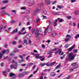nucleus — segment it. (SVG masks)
<instances>
[{
    "label": "nucleus",
    "instance_id": "57",
    "mask_svg": "<svg viewBox=\"0 0 79 79\" xmlns=\"http://www.w3.org/2000/svg\"><path fill=\"white\" fill-rule=\"evenodd\" d=\"M33 52L34 53H38V52H37V51L35 50H34Z\"/></svg>",
    "mask_w": 79,
    "mask_h": 79
},
{
    "label": "nucleus",
    "instance_id": "27",
    "mask_svg": "<svg viewBox=\"0 0 79 79\" xmlns=\"http://www.w3.org/2000/svg\"><path fill=\"white\" fill-rule=\"evenodd\" d=\"M55 63L54 62H52L50 64V66H53L54 64Z\"/></svg>",
    "mask_w": 79,
    "mask_h": 79
},
{
    "label": "nucleus",
    "instance_id": "24",
    "mask_svg": "<svg viewBox=\"0 0 79 79\" xmlns=\"http://www.w3.org/2000/svg\"><path fill=\"white\" fill-rule=\"evenodd\" d=\"M40 19H37L35 21V22H36L37 23H38V22H39V21H40Z\"/></svg>",
    "mask_w": 79,
    "mask_h": 79
},
{
    "label": "nucleus",
    "instance_id": "47",
    "mask_svg": "<svg viewBox=\"0 0 79 79\" xmlns=\"http://www.w3.org/2000/svg\"><path fill=\"white\" fill-rule=\"evenodd\" d=\"M14 66L13 65H11L10 66V69H13V68H14Z\"/></svg>",
    "mask_w": 79,
    "mask_h": 79
},
{
    "label": "nucleus",
    "instance_id": "8",
    "mask_svg": "<svg viewBox=\"0 0 79 79\" xmlns=\"http://www.w3.org/2000/svg\"><path fill=\"white\" fill-rule=\"evenodd\" d=\"M74 47H75V44H73L72 46L68 49V51H69V52L71 51L72 49L74 48Z\"/></svg>",
    "mask_w": 79,
    "mask_h": 79
},
{
    "label": "nucleus",
    "instance_id": "42",
    "mask_svg": "<svg viewBox=\"0 0 79 79\" xmlns=\"http://www.w3.org/2000/svg\"><path fill=\"white\" fill-rule=\"evenodd\" d=\"M43 19H47V16H45L44 15H42Z\"/></svg>",
    "mask_w": 79,
    "mask_h": 79
},
{
    "label": "nucleus",
    "instance_id": "3",
    "mask_svg": "<svg viewBox=\"0 0 79 79\" xmlns=\"http://www.w3.org/2000/svg\"><path fill=\"white\" fill-rule=\"evenodd\" d=\"M46 31H47L48 32H49V33H50L52 32V27H51L48 26V27L46 29Z\"/></svg>",
    "mask_w": 79,
    "mask_h": 79
},
{
    "label": "nucleus",
    "instance_id": "23",
    "mask_svg": "<svg viewBox=\"0 0 79 79\" xmlns=\"http://www.w3.org/2000/svg\"><path fill=\"white\" fill-rule=\"evenodd\" d=\"M19 52V50L17 49V48H15V51L14 52L15 53H18Z\"/></svg>",
    "mask_w": 79,
    "mask_h": 79
},
{
    "label": "nucleus",
    "instance_id": "20",
    "mask_svg": "<svg viewBox=\"0 0 79 79\" xmlns=\"http://www.w3.org/2000/svg\"><path fill=\"white\" fill-rule=\"evenodd\" d=\"M23 76H24V74H23V73H21L19 75H18V76H19V77H23Z\"/></svg>",
    "mask_w": 79,
    "mask_h": 79
},
{
    "label": "nucleus",
    "instance_id": "41",
    "mask_svg": "<svg viewBox=\"0 0 79 79\" xmlns=\"http://www.w3.org/2000/svg\"><path fill=\"white\" fill-rule=\"evenodd\" d=\"M67 18L68 19H70L71 18V17L70 16H68L67 17Z\"/></svg>",
    "mask_w": 79,
    "mask_h": 79
},
{
    "label": "nucleus",
    "instance_id": "61",
    "mask_svg": "<svg viewBox=\"0 0 79 79\" xmlns=\"http://www.w3.org/2000/svg\"><path fill=\"white\" fill-rule=\"evenodd\" d=\"M56 3V1H55L52 3V5H54V4H55Z\"/></svg>",
    "mask_w": 79,
    "mask_h": 79
},
{
    "label": "nucleus",
    "instance_id": "5",
    "mask_svg": "<svg viewBox=\"0 0 79 79\" xmlns=\"http://www.w3.org/2000/svg\"><path fill=\"white\" fill-rule=\"evenodd\" d=\"M61 52H62V50H61V49H59L56 52H55V54H56V55L57 54L60 55V54Z\"/></svg>",
    "mask_w": 79,
    "mask_h": 79
},
{
    "label": "nucleus",
    "instance_id": "38",
    "mask_svg": "<svg viewBox=\"0 0 79 79\" xmlns=\"http://www.w3.org/2000/svg\"><path fill=\"white\" fill-rule=\"evenodd\" d=\"M26 44L27 45V40H25L24 41V43L23 44Z\"/></svg>",
    "mask_w": 79,
    "mask_h": 79
},
{
    "label": "nucleus",
    "instance_id": "55",
    "mask_svg": "<svg viewBox=\"0 0 79 79\" xmlns=\"http://www.w3.org/2000/svg\"><path fill=\"white\" fill-rule=\"evenodd\" d=\"M77 52V49H75L74 50L73 52L74 53H76Z\"/></svg>",
    "mask_w": 79,
    "mask_h": 79
},
{
    "label": "nucleus",
    "instance_id": "21",
    "mask_svg": "<svg viewBox=\"0 0 79 79\" xmlns=\"http://www.w3.org/2000/svg\"><path fill=\"white\" fill-rule=\"evenodd\" d=\"M60 66L61 64L58 65L56 66V69H59Z\"/></svg>",
    "mask_w": 79,
    "mask_h": 79
},
{
    "label": "nucleus",
    "instance_id": "37",
    "mask_svg": "<svg viewBox=\"0 0 79 79\" xmlns=\"http://www.w3.org/2000/svg\"><path fill=\"white\" fill-rule=\"evenodd\" d=\"M57 6L58 8H59V9H61V8H62V6H61L57 5Z\"/></svg>",
    "mask_w": 79,
    "mask_h": 79
},
{
    "label": "nucleus",
    "instance_id": "13",
    "mask_svg": "<svg viewBox=\"0 0 79 79\" xmlns=\"http://www.w3.org/2000/svg\"><path fill=\"white\" fill-rule=\"evenodd\" d=\"M53 26L55 27L57 26V19H56V21L54 22Z\"/></svg>",
    "mask_w": 79,
    "mask_h": 79
},
{
    "label": "nucleus",
    "instance_id": "43",
    "mask_svg": "<svg viewBox=\"0 0 79 79\" xmlns=\"http://www.w3.org/2000/svg\"><path fill=\"white\" fill-rule=\"evenodd\" d=\"M76 64V63H73L71 64V65L73 66H75Z\"/></svg>",
    "mask_w": 79,
    "mask_h": 79
},
{
    "label": "nucleus",
    "instance_id": "60",
    "mask_svg": "<svg viewBox=\"0 0 79 79\" xmlns=\"http://www.w3.org/2000/svg\"><path fill=\"white\" fill-rule=\"evenodd\" d=\"M42 47L43 48H45V45L43 44L42 45Z\"/></svg>",
    "mask_w": 79,
    "mask_h": 79
},
{
    "label": "nucleus",
    "instance_id": "59",
    "mask_svg": "<svg viewBox=\"0 0 79 79\" xmlns=\"http://www.w3.org/2000/svg\"><path fill=\"white\" fill-rule=\"evenodd\" d=\"M19 58H21V59H23V56L21 55H20L19 56Z\"/></svg>",
    "mask_w": 79,
    "mask_h": 79
},
{
    "label": "nucleus",
    "instance_id": "2",
    "mask_svg": "<svg viewBox=\"0 0 79 79\" xmlns=\"http://www.w3.org/2000/svg\"><path fill=\"white\" fill-rule=\"evenodd\" d=\"M10 77H11V79H15L16 78V75L14 73H9Z\"/></svg>",
    "mask_w": 79,
    "mask_h": 79
},
{
    "label": "nucleus",
    "instance_id": "53",
    "mask_svg": "<svg viewBox=\"0 0 79 79\" xmlns=\"http://www.w3.org/2000/svg\"><path fill=\"white\" fill-rule=\"evenodd\" d=\"M22 32H21H21H20V31H19V32L18 35H20V34H21V35H22Z\"/></svg>",
    "mask_w": 79,
    "mask_h": 79
},
{
    "label": "nucleus",
    "instance_id": "50",
    "mask_svg": "<svg viewBox=\"0 0 79 79\" xmlns=\"http://www.w3.org/2000/svg\"><path fill=\"white\" fill-rule=\"evenodd\" d=\"M78 67L79 66H78V65L74 67V69H77V68H78Z\"/></svg>",
    "mask_w": 79,
    "mask_h": 79
},
{
    "label": "nucleus",
    "instance_id": "44",
    "mask_svg": "<svg viewBox=\"0 0 79 79\" xmlns=\"http://www.w3.org/2000/svg\"><path fill=\"white\" fill-rule=\"evenodd\" d=\"M52 37H55L56 36V34L55 33H53L52 34Z\"/></svg>",
    "mask_w": 79,
    "mask_h": 79
},
{
    "label": "nucleus",
    "instance_id": "32",
    "mask_svg": "<svg viewBox=\"0 0 79 79\" xmlns=\"http://www.w3.org/2000/svg\"><path fill=\"white\" fill-rule=\"evenodd\" d=\"M35 29H33L32 30V34H34L35 33Z\"/></svg>",
    "mask_w": 79,
    "mask_h": 79
},
{
    "label": "nucleus",
    "instance_id": "19",
    "mask_svg": "<svg viewBox=\"0 0 79 79\" xmlns=\"http://www.w3.org/2000/svg\"><path fill=\"white\" fill-rule=\"evenodd\" d=\"M57 19H59V20H58V21H59V23H61V22H63V21H64L63 20H62V19H60V18H58Z\"/></svg>",
    "mask_w": 79,
    "mask_h": 79
},
{
    "label": "nucleus",
    "instance_id": "51",
    "mask_svg": "<svg viewBox=\"0 0 79 79\" xmlns=\"http://www.w3.org/2000/svg\"><path fill=\"white\" fill-rule=\"evenodd\" d=\"M76 13L77 14V15H79V10H77L76 11Z\"/></svg>",
    "mask_w": 79,
    "mask_h": 79
},
{
    "label": "nucleus",
    "instance_id": "31",
    "mask_svg": "<svg viewBox=\"0 0 79 79\" xmlns=\"http://www.w3.org/2000/svg\"><path fill=\"white\" fill-rule=\"evenodd\" d=\"M21 10H26V7H21V8H20Z\"/></svg>",
    "mask_w": 79,
    "mask_h": 79
},
{
    "label": "nucleus",
    "instance_id": "52",
    "mask_svg": "<svg viewBox=\"0 0 79 79\" xmlns=\"http://www.w3.org/2000/svg\"><path fill=\"white\" fill-rule=\"evenodd\" d=\"M11 12H12L13 13H15L16 14V10H11Z\"/></svg>",
    "mask_w": 79,
    "mask_h": 79
},
{
    "label": "nucleus",
    "instance_id": "39",
    "mask_svg": "<svg viewBox=\"0 0 79 79\" xmlns=\"http://www.w3.org/2000/svg\"><path fill=\"white\" fill-rule=\"evenodd\" d=\"M69 45H68V44H65V48H68V47H69Z\"/></svg>",
    "mask_w": 79,
    "mask_h": 79
},
{
    "label": "nucleus",
    "instance_id": "9",
    "mask_svg": "<svg viewBox=\"0 0 79 79\" xmlns=\"http://www.w3.org/2000/svg\"><path fill=\"white\" fill-rule=\"evenodd\" d=\"M45 2H46L48 5H50L51 3H52V2L50 0H45Z\"/></svg>",
    "mask_w": 79,
    "mask_h": 79
},
{
    "label": "nucleus",
    "instance_id": "45",
    "mask_svg": "<svg viewBox=\"0 0 79 79\" xmlns=\"http://www.w3.org/2000/svg\"><path fill=\"white\" fill-rule=\"evenodd\" d=\"M12 44L13 45H15V44H16V42L14 41L12 42Z\"/></svg>",
    "mask_w": 79,
    "mask_h": 79
},
{
    "label": "nucleus",
    "instance_id": "29",
    "mask_svg": "<svg viewBox=\"0 0 79 79\" xmlns=\"http://www.w3.org/2000/svg\"><path fill=\"white\" fill-rule=\"evenodd\" d=\"M24 60L23 59L22 60H18V62L19 63H22V62H23V61H24Z\"/></svg>",
    "mask_w": 79,
    "mask_h": 79
},
{
    "label": "nucleus",
    "instance_id": "34",
    "mask_svg": "<svg viewBox=\"0 0 79 79\" xmlns=\"http://www.w3.org/2000/svg\"><path fill=\"white\" fill-rule=\"evenodd\" d=\"M49 63H50V62H47L46 64L45 65H46L47 66H50Z\"/></svg>",
    "mask_w": 79,
    "mask_h": 79
},
{
    "label": "nucleus",
    "instance_id": "7",
    "mask_svg": "<svg viewBox=\"0 0 79 79\" xmlns=\"http://www.w3.org/2000/svg\"><path fill=\"white\" fill-rule=\"evenodd\" d=\"M18 32V29L16 28L12 32H11V34H15V32Z\"/></svg>",
    "mask_w": 79,
    "mask_h": 79
},
{
    "label": "nucleus",
    "instance_id": "35",
    "mask_svg": "<svg viewBox=\"0 0 79 79\" xmlns=\"http://www.w3.org/2000/svg\"><path fill=\"white\" fill-rule=\"evenodd\" d=\"M25 30V28L23 27L21 30V32H23V31Z\"/></svg>",
    "mask_w": 79,
    "mask_h": 79
},
{
    "label": "nucleus",
    "instance_id": "62",
    "mask_svg": "<svg viewBox=\"0 0 79 79\" xmlns=\"http://www.w3.org/2000/svg\"><path fill=\"white\" fill-rule=\"evenodd\" d=\"M76 2V0H71V3H73V2Z\"/></svg>",
    "mask_w": 79,
    "mask_h": 79
},
{
    "label": "nucleus",
    "instance_id": "1",
    "mask_svg": "<svg viewBox=\"0 0 79 79\" xmlns=\"http://www.w3.org/2000/svg\"><path fill=\"white\" fill-rule=\"evenodd\" d=\"M74 57L75 56L73 53H70L69 54L68 58L70 60H73L75 58Z\"/></svg>",
    "mask_w": 79,
    "mask_h": 79
},
{
    "label": "nucleus",
    "instance_id": "48",
    "mask_svg": "<svg viewBox=\"0 0 79 79\" xmlns=\"http://www.w3.org/2000/svg\"><path fill=\"white\" fill-rule=\"evenodd\" d=\"M34 1H31L30 2V4H33V3H34Z\"/></svg>",
    "mask_w": 79,
    "mask_h": 79
},
{
    "label": "nucleus",
    "instance_id": "28",
    "mask_svg": "<svg viewBox=\"0 0 79 79\" xmlns=\"http://www.w3.org/2000/svg\"><path fill=\"white\" fill-rule=\"evenodd\" d=\"M70 40V39L68 38H65V41H66V42H68Z\"/></svg>",
    "mask_w": 79,
    "mask_h": 79
},
{
    "label": "nucleus",
    "instance_id": "64",
    "mask_svg": "<svg viewBox=\"0 0 79 79\" xmlns=\"http://www.w3.org/2000/svg\"><path fill=\"white\" fill-rule=\"evenodd\" d=\"M7 44H5L4 45V47H5L6 48H7Z\"/></svg>",
    "mask_w": 79,
    "mask_h": 79
},
{
    "label": "nucleus",
    "instance_id": "25",
    "mask_svg": "<svg viewBox=\"0 0 79 79\" xmlns=\"http://www.w3.org/2000/svg\"><path fill=\"white\" fill-rule=\"evenodd\" d=\"M3 53H0V60L2 58V56H3Z\"/></svg>",
    "mask_w": 79,
    "mask_h": 79
},
{
    "label": "nucleus",
    "instance_id": "58",
    "mask_svg": "<svg viewBox=\"0 0 79 79\" xmlns=\"http://www.w3.org/2000/svg\"><path fill=\"white\" fill-rule=\"evenodd\" d=\"M53 52L52 51H50L48 53V55H50L52 54V53Z\"/></svg>",
    "mask_w": 79,
    "mask_h": 79
},
{
    "label": "nucleus",
    "instance_id": "4",
    "mask_svg": "<svg viewBox=\"0 0 79 79\" xmlns=\"http://www.w3.org/2000/svg\"><path fill=\"white\" fill-rule=\"evenodd\" d=\"M39 29H37L36 30L35 32V34L36 35V37H39V35H41V34L40 33H39Z\"/></svg>",
    "mask_w": 79,
    "mask_h": 79
},
{
    "label": "nucleus",
    "instance_id": "17",
    "mask_svg": "<svg viewBox=\"0 0 79 79\" xmlns=\"http://www.w3.org/2000/svg\"><path fill=\"white\" fill-rule=\"evenodd\" d=\"M41 57V56H39V54H37L36 55V58H37V59H40Z\"/></svg>",
    "mask_w": 79,
    "mask_h": 79
},
{
    "label": "nucleus",
    "instance_id": "15",
    "mask_svg": "<svg viewBox=\"0 0 79 79\" xmlns=\"http://www.w3.org/2000/svg\"><path fill=\"white\" fill-rule=\"evenodd\" d=\"M66 37L67 38H68V39H71V36L69 34H68L66 35Z\"/></svg>",
    "mask_w": 79,
    "mask_h": 79
},
{
    "label": "nucleus",
    "instance_id": "30",
    "mask_svg": "<svg viewBox=\"0 0 79 79\" xmlns=\"http://www.w3.org/2000/svg\"><path fill=\"white\" fill-rule=\"evenodd\" d=\"M66 56V55H64L63 56H61L60 57V59H61V60H63V58H64V56Z\"/></svg>",
    "mask_w": 79,
    "mask_h": 79
},
{
    "label": "nucleus",
    "instance_id": "56",
    "mask_svg": "<svg viewBox=\"0 0 79 79\" xmlns=\"http://www.w3.org/2000/svg\"><path fill=\"white\" fill-rule=\"evenodd\" d=\"M75 39H78V36L77 35H76L75 36Z\"/></svg>",
    "mask_w": 79,
    "mask_h": 79
},
{
    "label": "nucleus",
    "instance_id": "22",
    "mask_svg": "<svg viewBox=\"0 0 79 79\" xmlns=\"http://www.w3.org/2000/svg\"><path fill=\"white\" fill-rule=\"evenodd\" d=\"M9 1L7 0H4L3 1H2V2L3 3H7Z\"/></svg>",
    "mask_w": 79,
    "mask_h": 79
},
{
    "label": "nucleus",
    "instance_id": "49",
    "mask_svg": "<svg viewBox=\"0 0 79 79\" xmlns=\"http://www.w3.org/2000/svg\"><path fill=\"white\" fill-rule=\"evenodd\" d=\"M73 71H74V69H69L70 72H72Z\"/></svg>",
    "mask_w": 79,
    "mask_h": 79
},
{
    "label": "nucleus",
    "instance_id": "40",
    "mask_svg": "<svg viewBox=\"0 0 79 79\" xmlns=\"http://www.w3.org/2000/svg\"><path fill=\"white\" fill-rule=\"evenodd\" d=\"M54 13L56 15H59V12H55Z\"/></svg>",
    "mask_w": 79,
    "mask_h": 79
},
{
    "label": "nucleus",
    "instance_id": "36",
    "mask_svg": "<svg viewBox=\"0 0 79 79\" xmlns=\"http://www.w3.org/2000/svg\"><path fill=\"white\" fill-rule=\"evenodd\" d=\"M46 64L45 63H43L41 64V66H45Z\"/></svg>",
    "mask_w": 79,
    "mask_h": 79
},
{
    "label": "nucleus",
    "instance_id": "26",
    "mask_svg": "<svg viewBox=\"0 0 79 79\" xmlns=\"http://www.w3.org/2000/svg\"><path fill=\"white\" fill-rule=\"evenodd\" d=\"M34 64L33 63H30L28 64V66H32Z\"/></svg>",
    "mask_w": 79,
    "mask_h": 79
},
{
    "label": "nucleus",
    "instance_id": "12",
    "mask_svg": "<svg viewBox=\"0 0 79 79\" xmlns=\"http://www.w3.org/2000/svg\"><path fill=\"white\" fill-rule=\"evenodd\" d=\"M17 62H16L15 64H14V66L15 67H14V68L15 69H16L18 68V64H17Z\"/></svg>",
    "mask_w": 79,
    "mask_h": 79
},
{
    "label": "nucleus",
    "instance_id": "16",
    "mask_svg": "<svg viewBox=\"0 0 79 79\" xmlns=\"http://www.w3.org/2000/svg\"><path fill=\"white\" fill-rule=\"evenodd\" d=\"M43 5H44V4H43V3H41L39 4L38 5L37 7H38V8H39V7H40V6H43Z\"/></svg>",
    "mask_w": 79,
    "mask_h": 79
},
{
    "label": "nucleus",
    "instance_id": "18",
    "mask_svg": "<svg viewBox=\"0 0 79 79\" xmlns=\"http://www.w3.org/2000/svg\"><path fill=\"white\" fill-rule=\"evenodd\" d=\"M42 56H41V57L40 58V60H41L42 61H44L45 60V58H42Z\"/></svg>",
    "mask_w": 79,
    "mask_h": 79
},
{
    "label": "nucleus",
    "instance_id": "6",
    "mask_svg": "<svg viewBox=\"0 0 79 79\" xmlns=\"http://www.w3.org/2000/svg\"><path fill=\"white\" fill-rule=\"evenodd\" d=\"M39 11H40V10L39 9H36L34 10L33 13L34 15H35V14L39 13Z\"/></svg>",
    "mask_w": 79,
    "mask_h": 79
},
{
    "label": "nucleus",
    "instance_id": "14",
    "mask_svg": "<svg viewBox=\"0 0 79 79\" xmlns=\"http://www.w3.org/2000/svg\"><path fill=\"white\" fill-rule=\"evenodd\" d=\"M42 13L44 14V15H47V12L46 10L44 9L43 10Z\"/></svg>",
    "mask_w": 79,
    "mask_h": 79
},
{
    "label": "nucleus",
    "instance_id": "11",
    "mask_svg": "<svg viewBox=\"0 0 79 79\" xmlns=\"http://www.w3.org/2000/svg\"><path fill=\"white\" fill-rule=\"evenodd\" d=\"M9 52V50H4L2 52V53H8Z\"/></svg>",
    "mask_w": 79,
    "mask_h": 79
},
{
    "label": "nucleus",
    "instance_id": "46",
    "mask_svg": "<svg viewBox=\"0 0 79 79\" xmlns=\"http://www.w3.org/2000/svg\"><path fill=\"white\" fill-rule=\"evenodd\" d=\"M47 31H46V30H45L44 32V35H46V34H47Z\"/></svg>",
    "mask_w": 79,
    "mask_h": 79
},
{
    "label": "nucleus",
    "instance_id": "54",
    "mask_svg": "<svg viewBox=\"0 0 79 79\" xmlns=\"http://www.w3.org/2000/svg\"><path fill=\"white\" fill-rule=\"evenodd\" d=\"M23 47V46L21 45L19 46L18 47V48H22Z\"/></svg>",
    "mask_w": 79,
    "mask_h": 79
},
{
    "label": "nucleus",
    "instance_id": "10",
    "mask_svg": "<svg viewBox=\"0 0 79 79\" xmlns=\"http://www.w3.org/2000/svg\"><path fill=\"white\" fill-rule=\"evenodd\" d=\"M56 75V74H55V73H54V72H52L51 74H50V76L52 77L55 76Z\"/></svg>",
    "mask_w": 79,
    "mask_h": 79
},
{
    "label": "nucleus",
    "instance_id": "63",
    "mask_svg": "<svg viewBox=\"0 0 79 79\" xmlns=\"http://www.w3.org/2000/svg\"><path fill=\"white\" fill-rule=\"evenodd\" d=\"M6 71L7 72H9L10 71V69H8L6 70Z\"/></svg>",
    "mask_w": 79,
    "mask_h": 79
},
{
    "label": "nucleus",
    "instance_id": "33",
    "mask_svg": "<svg viewBox=\"0 0 79 79\" xmlns=\"http://www.w3.org/2000/svg\"><path fill=\"white\" fill-rule=\"evenodd\" d=\"M39 31L40 32H42V27H40L39 28Z\"/></svg>",
    "mask_w": 79,
    "mask_h": 79
}]
</instances>
